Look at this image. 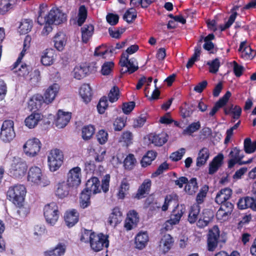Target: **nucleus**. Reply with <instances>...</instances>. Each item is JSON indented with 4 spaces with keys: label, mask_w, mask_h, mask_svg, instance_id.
Instances as JSON below:
<instances>
[{
    "label": "nucleus",
    "mask_w": 256,
    "mask_h": 256,
    "mask_svg": "<svg viewBox=\"0 0 256 256\" xmlns=\"http://www.w3.org/2000/svg\"><path fill=\"white\" fill-rule=\"evenodd\" d=\"M26 192V188L24 185L14 184L8 188L6 192V197L15 205L20 207L24 201Z\"/></svg>",
    "instance_id": "nucleus-1"
},
{
    "label": "nucleus",
    "mask_w": 256,
    "mask_h": 256,
    "mask_svg": "<svg viewBox=\"0 0 256 256\" xmlns=\"http://www.w3.org/2000/svg\"><path fill=\"white\" fill-rule=\"evenodd\" d=\"M27 179L28 182L41 186H46L50 184L47 177L43 176L41 169L36 166L30 168L28 172Z\"/></svg>",
    "instance_id": "nucleus-2"
},
{
    "label": "nucleus",
    "mask_w": 256,
    "mask_h": 256,
    "mask_svg": "<svg viewBox=\"0 0 256 256\" xmlns=\"http://www.w3.org/2000/svg\"><path fill=\"white\" fill-rule=\"evenodd\" d=\"M60 214L58 207L54 202L46 204L44 208V215L46 222L50 226H54L58 222Z\"/></svg>",
    "instance_id": "nucleus-3"
},
{
    "label": "nucleus",
    "mask_w": 256,
    "mask_h": 256,
    "mask_svg": "<svg viewBox=\"0 0 256 256\" xmlns=\"http://www.w3.org/2000/svg\"><path fill=\"white\" fill-rule=\"evenodd\" d=\"M15 136L14 121L10 120H4L0 128V139L3 142L8 143L12 142Z\"/></svg>",
    "instance_id": "nucleus-4"
},
{
    "label": "nucleus",
    "mask_w": 256,
    "mask_h": 256,
    "mask_svg": "<svg viewBox=\"0 0 256 256\" xmlns=\"http://www.w3.org/2000/svg\"><path fill=\"white\" fill-rule=\"evenodd\" d=\"M119 64L122 68H126L124 70L122 68L120 70L122 74L128 73L132 74L136 72L138 69V64L134 58L129 59L128 55L126 53H122L121 55Z\"/></svg>",
    "instance_id": "nucleus-5"
},
{
    "label": "nucleus",
    "mask_w": 256,
    "mask_h": 256,
    "mask_svg": "<svg viewBox=\"0 0 256 256\" xmlns=\"http://www.w3.org/2000/svg\"><path fill=\"white\" fill-rule=\"evenodd\" d=\"M64 154L59 149H54L50 150L48 158V164L52 172L58 170L63 164Z\"/></svg>",
    "instance_id": "nucleus-6"
},
{
    "label": "nucleus",
    "mask_w": 256,
    "mask_h": 256,
    "mask_svg": "<svg viewBox=\"0 0 256 256\" xmlns=\"http://www.w3.org/2000/svg\"><path fill=\"white\" fill-rule=\"evenodd\" d=\"M28 166L25 162L20 158L14 160L10 169V174L16 178H22L26 174Z\"/></svg>",
    "instance_id": "nucleus-7"
},
{
    "label": "nucleus",
    "mask_w": 256,
    "mask_h": 256,
    "mask_svg": "<svg viewBox=\"0 0 256 256\" xmlns=\"http://www.w3.org/2000/svg\"><path fill=\"white\" fill-rule=\"evenodd\" d=\"M90 244L94 251L100 252L104 248H108L109 246L108 236L102 232L98 234L96 233Z\"/></svg>",
    "instance_id": "nucleus-8"
},
{
    "label": "nucleus",
    "mask_w": 256,
    "mask_h": 256,
    "mask_svg": "<svg viewBox=\"0 0 256 256\" xmlns=\"http://www.w3.org/2000/svg\"><path fill=\"white\" fill-rule=\"evenodd\" d=\"M42 147L40 140L37 138L28 140L24 145L23 148L25 154L32 158L38 155Z\"/></svg>",
    "instance_id": "nucleus-9"
},
{
    "label": "nucleus",
    "mask_w": 256,
    "mask_h": 256,
    "mask_svg": "<svg viewBox=\"0 0 256 256\" xmlns=\"http://www.w3.org/2000/svg\"><path fill=\"white\" fill-rule=\"evenodd\" d=\"M44 18L47 20L48 23L58 25L66 20V15L56 8H52L48 12Z\"/></svg>",
    "instance_id": "nucleus-10"
},
{
    "label": "nucleus",
    "mask_w": 256,
    "mask_h": 256,
    "mask_svg": "<svg viewBox=\"0 0 256 256\" xmlns=\"http://www.w3.org/2000/svg\"><path fill=\"white\" fill-rule=\"evenodd\" d=\"M81 168L76 166L70 169L67 175L66 184L72 188H76L81 182Z\"/></svg>",
    "instance_id": "nucleus-11"
},
{
    "label": "nucleus",
    "mask_w": 256,
    "mask_h": 256,
    "mask_svg": "<svg viewBox=\"0 0 256 256\" xmlns=\"http://www.w3.org/2000/svg\"><path fill=\"white\" fill-rule=\"evenodd\" d=\"M220 231L218 226H214L208 231V250L209 251H214L216 248L218 240L220 237Z\"/></svg>",
    "instance_id": "nucleus-12"
},
{
    "label": "nucleus",
    "mask_w": 256,
    "mask_h": 256,
    "mask_svg": "<svg viewBox=\"0 0 256 256\" xmlns=\"http://www.w3.org/2000/svg\"><path fill=\"white\" fill-rule=\"evenodd\" d=\"M138 222V213L135 210H130L127 214L124 221V228L128 231L132 230L134 227L136 226Z\"/></svg>",
    "instance_id": "nucleus-13"
},
{
    "label": "nucleus",
    "mask_w": 256,
    "mask_h": 256,
    "mask_svg": "<svg viewBox=\"0 0 256 256\" xmlns=\"http://www.w3.org/2000/svg\"><path fill=\"white\" fill-rule=\"evenodd\" d=\"M152 186V181L150 179H146L142 183L140 186L136 193L135 194L134 198L138 200L142 199L148 194Z\"/></svg>",
    "instance_id": "nucleus-14"
},
{
    "label": "nucleus",
    "mask_w": 256,
    "mask_h": 256,
    "mask_svg": "<svg viewBox=\"0 0 256 256\" xmlns=\"http://www.w3.org/2000/svg\"><path fill=\"white\" fill-rule=\"evenodd\" d=\"M56 56L54 50L46 48L42 53L40 58L41 63L45 66H51L54 63Z\"/></svg>",
    "instance_id": "nucleus-15"
},
{
    "label": "nucleus",
    "mask_w": 256,
    "mask_h": 256,
    "mask_svg": "<svg viewBox=\"0 0 256 256\" xmlns=\"http://www.w3.org/2000/svg\"><path fill=\"white\" fill-rule=\"evenodd\" d=\"M71 117L70 112H64L60 110H58L55 121L56 126L59 128H64L69 122Z\"/></svg>",
    "instance_id": "nucleus-16"
},
{
    "label": "nucleus",
    "mask_w": 256,
    "mask_h": 256,
    "mask_svg": "<svg viewBox=\"0 0 256 256\" xmlns=\"http://www.w3.org/2000/svg\"><path fill=\"white\" fill-rule=\"evenodd\" d=\"M18 2V0H0V15H5L13 11Z\"/></svg>",
    "instance_id": "nucleus-17"
},
{
    "label": "nucleus",
    "mask_w": 256,
    "mask_h": 256,
    "mask_svg": "<svg viewBox=\"0 0 256 256\" xmlns=\"http://www.w3.org/2000/svg\"><path fill=\"white\" fill-rule=\"evenodd\" d=\"M44 103V96L40 94L33 95L28 102V108L31 110L36 112Z\"/></svg>",
    "instance_id": "nucleus-18"
},
{
    "label": "nucleus",
    "mask_w": 256,
    "mask_h": 256,
    "mask_svg": "<svg viewBox=\"0 0 256 256\" xmlns=\"http://www.w3.org/2000/svg\"><path fill=\"white\" fill-rule=\"evenodd\" d=\"M231 96V92L229 90L227 91L226 94L215 103L209 113L210 116H214L220 108L224 107L228 103Z\"/></svg>",
    "instance_id": "nucleus-19"
},
{
    "label": "nucleus",
    "mask_w": 256,
    "mask_h": 256,
    "mask_svg": "<svg viewBox=\"0 0 256 256\" xmlns=\"http://www.w3.org/2000/svg\"><path fill=\"white\" fill-rule=\"evenodd\" d=\"M59 88L60 86L58 84L54 83L50 86L44 94V103L46 104L51 103L58 94Z\"/></svg>",
    "instance_id": "nucleus-20"
},
{
    "label": "nucleus",
    "mask_w": 256,
    "mask_h": 256,
    "mask_svg": "<svg viewBox=\"0 0 256 256\" xmlns=\"http://www.w3.org/2000/svg\"><path fill=\"white\" fill-rule=\"evenodd\" d=\"M149 236L146 231H140L135 236L136 247L138 249L142 250L148 244Z\"/></svg>",
    "instance_id": "nucleus-21"
},
{
    "label": "nucleus",
    "mask_w": 256,
    "mask_h": 256,
    "mask_svg": "<svg viewBox=\"0 0 256 256\" xmlns=\"http://www.w3.org/2000/svg\"><path fill=\"white\" fill-rule=\"evenodd\" d=\"M214 217L212 210L209 209H205L203 210L202 216L197 222V226L200 228H204L208 226L212 222Z\"/></svg>",
    "instance_id": "nucleus-22"
},
{
    "label": "nucleus",
    "mask_w": 256,
    "mask_h": 256,
    "mask_svg": "<svg viewBox=\"0 0 256 256\" xmlns=\"http://www.w3.org/2000/svg\"><path fill=\"white\" fill-rule=\"evenodd\" d=\"M122 213L118 206L114 207L110 213L108 223L110 225L114 226H116L122 220Z\"/></svg>",
    "instance_id": "nucleus-23"
},
{
    "label": "nucleus",
    "mask_w": 256,
    "mask_h": 256,
    "mask_svg": "<svg viewBox=\"0 0 256 256\" xmlns=\"http://www.w3.org/2000/svg\"><path fill=\"white\" fill-rule=\"evenodd\" d=\"M64 220L68 228L74 226L79 220V214L75 209L67 211L64 214Z\"/></svg>",
    "instance_id": "nucleus-24"
},
{
    "label": "nucleus",
    "mask_w": 256,
    "mask_h": 256,
    "mask_svg": "<svg viewBox=\"0 0 256 256\" xmlns=\"http://www.w3.org/2000/svg\"><path fill=\"white\" fill-rule=\"evenodd\" d=\"M210 156V152L208 148L204 147L198 152L196 159V166L200 168L204 166Z\"/></svg>",
    "instance_id": "nucleus-25"
},
{
    "label": "nucleus",
    "mask_w": 256,
    "mask_h": 256,
    "mask_svg": "<svg viewBox=\"0 0 256 256\" xmlns=\"http://www.w3.org/2000/svg\"><path fill=\"white\" fill-rule=\"evenodd\" d=\"M67 36L62 32L56 33L54 38V46L59 52L62 51L66 45Z\"/></svg>",
    "instance_id": "nucleus-26"
},
{
    "label": "nucleus",
    "mask_w": 256,
    "mask_h": 256,
    "mask_svg": "<svg viewBox=\"0 0 256 256\" xmlns=\"http://www.w3.org/2000/svg\"><path fill=\"white\" fill-rule=\"evenodd\" d=\"M79 94L83 101L86 104L90 102L92 97V92L90 85L84 84L79 89Z\"/></svg>",
    "instance_id": "nucleus-27"
},
{
    "label": "nucleus",
    "mask_w": 256,
    "mask_h": 256,
    "mask_svg": "<svg viewBox=\"0 0 256 256\" xmlns=\"http://www.w3.org/2000/svg\"><path fill=\"white\" fill-rule=\"evenodd\" d=\"M71 187L65 182H59L55 191L56 196L61 199L68 197L70 194Z\"/></svg>",
    "instance_id": "nucleus-28"
},
{
    "label": "nucleus",
    "mask_w": 256,
    "mask_h": 256,
    "mask_svg": "<svg viewBox=\"0 0 256 256\" xmlns=\"http://www.w3.org/2000/svg\"><path fill=\"white\" fill-rule=\"evenodd\" d=\"M232 194V191L230 188H222L217 193L215 198V202L218 204H222L231 198Z\"/></svg>",
    "instance_id": "nucleus-29"
},
{
    "label": "nucleus",
    "mask_w": 256,
    "mask_h": 256,
    "mask_svg": "<svg viewBox=\"0 0 256 256\" xmlns=\"http://www.w3.org/2000/svg\"><path fill=\"white\" fill-rule=\"evenodd\" d=\"M241 150L238 147H234L232 148L229 154V156L231 158L228 161V168H232L236 164V162H240L244 158L243 154H240Z\"/></svg>",
    "instance_id": "nucleus-30"
},
{
    "label": "nucleus",
    "mask_w": 256,
    "mask_h": 256,
    "mask_svg": "<svg viewBox=\"0 0 256 256\" xmlns=\"http://www.w3.org/2000/svg\"><path fill=\"white\" fill-rule=\"evenodd\" d=\"M100 183L99 179L96 176H92L86 182V188L94 194L101 192Z\"/></svg>",
    "instance_id": "nucleus-31"
},
{
    "label": "nucleus",
    "mask_w": 256,
    "mask_h": 256,
    "mask_svg": "<svg viewBox=\"0 0 256 256\" xmlns=\"http://www.w3.org/2000/svg\"><path fill=\"white\" fill-rule=\"evenodd\" d=\"M224 160L222 154H219L212 159L209 164L208 174H213L216 173L221 166Z\"/></svg>",
    "instance_id": "nucleus-32"
},
{
    "label": "nucleus",
    "mask_w": 256,
    "mask_h": 256,
    "mask_svg": "<svg viewBox=\"0 0 256 256\" xmlns=\"http://www.w3.org/2000/svg\"><path fill=\"white\" fill-rule=\"evenodd\" d=\"M66 246L64 242H59L54 248L44 252V256H62L65 254Z\"/></svg>",
    "instance_id": "nucleus-33"
},
{
    "label": "nucleus",
    "mask_w": 256,
    "mask_h": 256,
    "mask_svg": "<svg viewBox=\"0 0 256 256\" xmlns=\"http://www.w3.org/2000/svg\"><path fill=\"white\" fill-rule=\"evenodd\" d=\"M238 50L242 52V56L246 59L252 60L256 55V52L252 50L250 46H246V41L240 42Z\"/></svg>",
    "instance_id": "nucleus-34"
},
{
    "label": "nucleus",
    "mask_w": 256,
    "mask_h": 256,
    "mask_svg": "<svg viewBox=\"0 0 256 256\" xmlns=\"http://www.w3.org/2000/svg\"><path fill=\"white\" fill-rule=\"evenodd\" d=\"M82 42L86 44L94 32V26L92 24H85L81 28Z\"/></svg>",
    "instance_id": "nucleus-35"
},
{
    "label": "nucleus",
    "mask_w": 256,
    "mask_h": 256,
    "mask_svg": "<svg viewBox=\"0 0 256 256\" xmlns=\"http://www.w3.org/2000/svg\"><path fill=\"white\" fill-rule=\"evenodd\" d=\"M157 152L154 150H148L143 156L140 160V164L142 168H146L152 164V162L156 158Z\"/></svg>",
    "instance_id": "nucleus-36"
},
{
    "label": "nucleus",
    "mask_w": 256,
    "mask_h": 256,
    "mask_svg": "<svg viewBox=\"0 0 256 256\" xmlns=\"http://www.w3.org/2000/svg\"><path fill=\"white\" fill-rule=\"evenodd\" d=\"M95 132L94 126L91 124L84 125L82 128V138L85 141L90 140Z\"/></svg>",
    "instance_id": "nucleus-37"
},
{
    "label": "nucleus",
    "mask_w": 256,
    "mask_h": 256,
    "mask_svg": "<svg viewBox=\"0 0 256 256\" xmlns=\"http://www.w3.org/2000/svg\"><path fill=\"white\" fill-rule=\"evenodd\" d=\"M40 118L41 116L40 114L33 112L30 115L25 119L24 123L28 128H32L38 124Z\"/></svg>",
    "instance_id": "nucleus-38"
},
{
    "label": "nucleus",
    "mask_w": 256,
    "mask_h": 256,
    "mask_svg": "<svg viewBox=\"0 0 256 256\" xmlns=\"http://www.w3.org/2000/svg\"><path fill=\"white\" fill-rule=\"evenodd\" d=\"M89 72L90 66L86 65L76 66L74 70V77L78 80L86 77Z\"/></svg>",
    "instance_id": "nucleus-39"
},
{
    "label": "nucleus",
    "mask_w": 256,
    "mask_h": 256,
    "mask_svg": "<svg viewBox=\"0 0 256 256\" xmlns=\"http://www.w3.org/2000/svg\"><path fill=\"white\" fill-rule=\"evenodd\" d=\"M130 185L126 178H124L120 183L117 197L118 199H124L126 196L128 194Z\"/></svg>",
    "instance_id": "nucleus-40"
},
{
    "label": "nucleus",
    "mask_w": 256,
    "mask_h": 256,
    "mask_svg": "<svg viewBox=\"0 0 256 256\" xmlns=\"http://www.w3.org/2000/svg\"><path fill=\"white\" fill-rule=\"evenodd\" d=\"M92 192L85 188L81 192L80 202L81 208H85L90 204V196Z\"/></svg>",
    "instance_id": "nucleus-41"
},
{
    "label": "nucleus",
    "mask_w": 256,
    "mask_h": 256,
    "mask_svg": "<svg viewBox=\"0 0 256 256\" xmlns=\"http://www.w3.org/2000/svg\"><path fill=\"white\" fill-rule=\"evenodd\" d=\"M42 19V11L40 10L39 11V14H38V16L37 18V22L40 25H42L44 24V22H45V25L44 26V28L42 31V34L44 35V36H47L49 34V33L50 32H51L52 31V25L53 24L48 23L47 20H46V18H44V20L43 22Z\"/></svg>",
    "instance_id": "nucleus-42"
},
{
    "label": "nucleus",
    "mask_w": 256,
    "mask_h": 256,
    "mask_svg": "<svg viewBox=\"0 0 256 256\" xmlns=\"http://www.w3.org/2000/svg\"><path fill=\"white\" fill-rule=\"evenodd\" d=\"M200 210V207L198 204L191 206L188 218L190 224H194L198 220Z\"/></svg>",
    "instance_id": "nucleus-43"
},
{
    "label": "nucleus",
    "mask_w": 256,
    "mask_h": 256,
    "mask_svg": "<svg viewBox=\"0 0 256 256\" xmlns=\"http://www.w3.org/2000/svg\"><path fill=\"white\" fill-rule=\"evenodd\" d=\"M184 212V209L182 206L178 205L172 212L170 219L174 222L173 224H178Z\"/></svg>",
    "instance_id": "nucleus-44"
},
{
    "label": "nucleus",
    "mask_w": 256,
    "mask_h": 256,
    "mask_svg": "<svg viewBox=\"0 0 256 256\" xmlns=\"http://www.w3.org/2000/svg\"><path fill=\"white\" fill-rule=\"evenodd\" d=\"M197 180L196 178H192L186 184L184 190L190 195L194 194L198 190Z\"/></svg>",
    "instance_id": "nucleus-45"
},
{
    "label": "nucleus",
    "mask_w": 256,
    "mask_h": 256,
    "mask_svg": "<svg viewBox=\"0 0 256 256\" xmlns=\"http://www.w3.org/2000/svg\"><path fill=\"white\" fill-rule=\"evenodd\" d=\"M33 22L32 20L24 19L22 20L19 26V32L21 34H25L31 30Z\"/></svg>",
    "instance_id": "nucleus-46"
},
{
    "label": "nucleus",
    "mask_w": 256,
    "mask_h": 256,
    "mask_svg": "<svg viewBox=\"0 0 256 256\" xmlns=\"http://www.w3.org/2000/svg\"><path fill=\"white\" fill-rule=\"evenodd\" d=\"M32 70L30 66L26 64H22L20 67L12 70L18 76L25 78Z\"/></svg>",
    "instance_id": "nucleus-47"
},
{
    "label": "nucleus",
    "mask_w": 256,
    "mask_h": 256,
    "mask_svg": "<svg viewBox=\"0 0 256 256\" xmlns=\"http://www.w3.org/2000/svg\"><path fill=\"white\" fill-rule=\"evenodd\" d=\"M167 134L165 133L154 134L152 137V142L156 146H160L164 144L168 140Z\"/></svg>",
    "instance_id": "nucleus-48"
},
{
    "label": "nucleus",
    "mask_w": 256,
    "mask_h": 256,
    "mask_svg": "<svg viewBox=\"0 0 256 256\" xmlns=\"http://www.w3.org/2000/svg\"><path fill=\"white\" fill-rule=\"evenodd\" d=\"M114 50V48H112L109 50L106 46L104 44H102L96 48L94 52V56L105 58H106V55L107 54L112 53Z\"/></svg>",
    "instance_id": "nucleus-49"
},
{
    "label": "nucleus",
    "mask_w": 256,
    "mask_h": 256,
    "mask_svg": "<svg viewBox=\"0 0 256 256\" xmlns=\"http://www.w3.org/2000/svg\"><path fill=\"white\" fill-rule=\"evenodd\" d=\"M96 232L92 230H88L86 228L82 229L80 236V242L90 244Z\"/></svg>",
    "instance_id": "nucleus-50"
},
{
    "label": "nucleus",
    "mask_w": 256,
    "mask_h": 256,
    "mask_svg": "<svg viewBox=\"0 0 256 256\" xmlns=\"http://www.w3.org/2000/svg\"><path fill=\"white\" fill-rule=\"evenodd\" d=\"M88 17V10L84 5L79 7L77 23L78 26H82L86 22Z\"/></svg>",
    "instance_id": "nucleus-51"
},
{
    "label": "nucleus",
    "mask_w": 256,
    "mask_h": 256,
    "mask_svg": "<svg viewBox=\"0 0 256 256\" xmlns=\"http://www.w3.org/2000/svg\"><path fill=\"white\" fill-rule=\"evenodd\" d=\"M136 160L134 156L132 154H129L124 160V166L127 170H132L136 166Z\"/></svg>",
    "instance_id": "nucleus-52"
},
{
    "label": "nucleus",
    "mask_w": 256,
    "mask_h": 256,
    "mask_svg": "<svg viewBox=\"0 0 256 256\" xmlns=\"http://www.w3.org/2000/svg\"><path fill=\"white\" fill-rule=\"evenodd\" d=\"M161 242L163 244V252L166 253L170 249L174 242V240L170 234H166L162 238Z\"/></svg>",
    "instance_id": "nucleus-53"
},
{
    "label": "nucleus",
    "mask_w": 256,
    "mask_h": 256,
    "mask_svg": "<svg viewBox=\"0 0 256 256\" xmlns=\"http://www.w3.org/2000/svg\"><path fill=\"white\" fill-rule=\"evenodd\" d=\"M208 185H204L200 188L199 192L197 194L196 196V204H202L206 198L207 193L208 191Z\"/></svg>",
    "instance_id": "nucleus-54"
},
{
    "label": "nucleus",
    "mask_w": 256,
    "mask_h": 256,
    "mask_svg": "<svg viewBox=\"0 0 256 256\" xmlns=\"http://www.w3.org/2000/svg\"><path fill=\"white\" fill-rule=\"evenodd\" d=\"M244 150L246 154H252L256 150V140L252 142L250 138H247L244 140Z\"/></svg>",
    "instance_id": "nucleus-55"
},
{
    "label": "nucleus",
    "mask_w": 256,
    "mask_h": 256,
    "mask_svg": "<svg viewBox=\"0 0 256 256\" xmlns=\"http://www.w3.org/2000/svg\"><path fill=\"white\" fill-rule=\"evenodd\" d=\"M136 11L134 8L128 9L123 16V18L128 23H132L136 18Z\"/></svg>",
    "instance_id": "nucleus-56"
},
{
    "label": "nucleus",
    "mask_w": 256,
    "mask_h": 256,
    "mask_svg": "<svg viewBox=\"0 0 256 256\" xmlns=\"http://www.w3.org/2000/svg\"><path fill=\"white\" fill-rule=\"evenodd\" d=\"M133 135L130 131H125L122 132L120 138V142H122L126 146H128L132 143Z\"/></svg>",
    "instance_id": "nucleus-57"
},
{
    "label": "nucleus",
    "mask_w": 256,
    "mask_h": 256,
    "mask_svg": "<svg viewBox=\"0 0 256 256\" xmlns=\"http://www.w3.org/2000/svg\"><path fill=\"white\" fill-rule=\"evenodd\" d=\"M126 118L118 117L114 122V128L115 131H120L126 126Z\"/></svg>",
    "instance_id": "nucleus-58"
},
{
    "label": "nucleus",
    "mask_w": 256,
    "mask_h": 256,
    "mask_svg": "<svg viewBox=\"0 0 256 256\" xmlns=\"http://www.w3.org/2000/svg\"><path fill=\"white\" fill-rule=\"evenodd\" d=\"M180 116L184 118H186L190 117L192 113V110L187 104L186 102H184L180 107Z\"/></svg>",
    "instance_id": "nucleus-59"
},
{
    "label": "nucleus",
    "mask_w": 256,
    "mask_h": 256,
    "mask_svg": "<svg viewBox=\"0 0 256 256\" xmlns=\"http://www.w3.org/2000/svg\"><path fill=\"white\" fill-rule=\"evenodd\" d=\"M207 65L209 66V72L212 74H216L220 66V60L216 58L212 61L207 62Z\"/></svg>",
    "instance_id": "nucleus-60"
},
{
    "label": "nucleus",
    "mask_w": 256,
    "mask_h": 256,
    "mask_svg": "<svg viewBox=\"0 0 256 256\" xmlns=\"http://www.w3.org/2000/svg\"><path fill=\"white\" fill-rule=\"evenodd\" d=\"M120 90L117 86H114L110 90L108 97L110 102H114L118 100L119 98Z\"/></svg>",
    "instance_id": "nucleus-61"
},
{
    "label": "nucleus",
    "mask_w": 256,
    "mask_h": 256,
    "mask_svg": "<svg viewBox=\"0 0 256 256\" xmlns=\"http://www.w3.org/2000/svg\"><path fill=\"white\" fill-rule=\"evenodd\" d=\"M98 142L100 144H104L108 140V133L104 130H99L96 134Z\"/></svg>",
    "instance_id": "nucleus-62"
},
{
    "label": "nucleus",
    "mask_w": 256,
    "mask_h": 256,
    "mask_svg": "<svg viewBox=\"0 0 256 256\" xmlns=\"http://www.w3.org/2000/svg\"><path fill=\"white\" fill-rule=\"evenodd\" d=\"M200 128V124L199 122H192L184 130V134H191L198 130Z\"/></svg>",
    "instance_id": "nucleus-63"
},
{
    "label": "nucleus",
    "mask_w": 256,
    "mask_h": 256,
    "mask_svg": "<svg viewBox=\"0 0 256 256\" xmlns=\"http://www.w3.org/2000/svg\"><path fill=\"white\" fill-rule=\"evenodd\" d=\"M108 102L107 100V98L106 96L102 97L98 105H97V109L98 112L100 114H102L105 112L106 108H108Z\"/></svg>",
    "instance_id": "nucleus-64"
}]
</instances>
